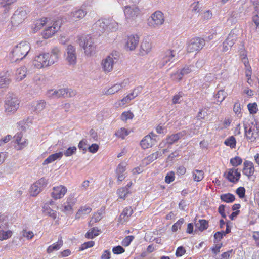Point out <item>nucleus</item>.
<instances>
[{"label": "nucleus", "instance_id": "2f4dec72", "mask_svg": "<svg viewBox=\"0 0 259 259\" xmlns=\"http://www.w3.org/2000/svg\"><path fill=\"white\" fill-rule=\"evenodd\" d=\"M192 176L194 181L200 182L204 178V172L202 170L195 169L192 171Z\"/></svg>", "mask_w": 259, "mask_h": 259}, {"label": "nucleus", "instance_id": "a19ab883", "mask_svg": "<svg viewBox=\"0 0 259 259\" xmlns=\"http://www.w3.org/2000/svg\"><path fill=\"white\" fill-rule=\"evenodd\" d=\"M42 189L36 183L33 184L30 188L31 195L33 196H36L42 191Z\"/></svg>", "mask_w": 259, "mask_h": 259}, {"label": "nucleus", "instance_id": "a211bd4d", "mask_svg": "<svg viewBox=\"0 0 259 259\" xmlns=\"http://www.w3.org/2000/svg\"><path fill=\"white\" fill-rule=\"evenodd\" d=\"M248 127H251V136L250 137V141L251 142L254 141L255 139L259 137V126H258L257 122L255 123L253 122L247 124Z\"/></svg>", "mask_w": 259, "mask_h": 259}, {"label": "nucleus", "instance_id": "680f3d73", "mask_svg": "<svg viewBox=\"0 0 259 259\" xmlns=\"http://www.w3.org/2000/svg\"><path fill=\"white\" fill-rule=\"evenodd\" d=\"M113 253L115 254H120L125 251V249L121 246L118 245L114 247L112 249Z\"/></svg>", "mask_w": 259, "mask_h": 259}, {"label": "nucleus", "instance_id": "4468645a", "mask_svg": "<svg viewBox=\"0 0 259 259\" xmlns=\"http://www.w3.org/2000/svg\"><path fill=\"white\" fill-rule=\"evenodd\" d=\"M139 41V37L136 35H131L127 38L125 48L127 50L132 51L135 49Z\"/></svg>", "mask_w": 259, "mask_h": 259}, {"label": "nucleus", "instance_id": "ea45409f", "mask_svg": "<svg viewBox=\"0 0 259 259\" xmlns=\"http://www.w3.org/2000/svg\"><path fill=\"white\" fill-rule=\"evenodd\" d=\"M129 192L130 191L127 189V187H121L117 191V194L119 197L123 199H125Z\"/></svg>", "mask_w": 259, "mask_h": 259}, {"label": "nucleus", "instance_id": "f704fd0d", "mask_svg": "<svg viewBox=\"0 0 259 259\" xmlns=\"http://www.w3.org/2000/svg\"><path fill=\"white\" fill-rule=\"evenodd\" d=\"M100 230L97 228L94 227L91 230H89L86 234L85 237L89 239H93L95 237L97 236L99 234Z\"/></svg>", "mask_w": 259, "mask_h": 259}, {"label": "nucleus", "instance_id": "f8f14e48", "mask_svg": "<svg viewBox=\"0 0 259 259\" xmlns=\"http://www.w3.org/2000/svg\"><path fill=\"white\" fill-rule=\"evenodd\" d=\"M224 176L230 182L235 183L240 179L241 174L238 171V169L231 168L224 174Z\"/></svg>", "mask_w": 259, "mask_h": 259}, {"label": "nucleus", "instance_id": "49530a36", "mask_svg": "<svg viewBox=\"0 0 259 259\" xmlns=\"http://www.w3.org/2000/svg\"><path fill=\"white\" fill-rule=\"evenodd\" d=\"M109 20V22L107 26V29H109V30L114 31L117 30L118 28V23L115 22V21L108 19Z\"/></svg>", "mask_w": 259, "mask_h": 259}, {"label": "nucleus", "instance_id": "37998d69", "mask_svg": "<svg viewBox=\"0 0 259 259\" xmlns=\"http://www.w3.org/2000/svg\"><path fill=\"white\" fill-rule=\"evenodd\" d=\"M47 18H44L36 21L34 28V31H37L40 29L42 27L47 23Z\"/></svg>", "mask_w": 259, "mask_h": 259}, {"label": "nucleus", "instance_id": "c85d7f7f", "mask_svg": "<svg viewBox=\"0 0 259 259\" xmlns=\"http://www.w3.org/2000/svg\"><path fill=\"white\" fill-rule=\"evenodd\" d=\"M195 225L201 232L207 229L208 227V222L205 220H199L198 222H195Z\"/></svg>", "mask_w": 259, "mask_h": 259}, {"label": "nucleus", "instance_id": "20e7f679", "mask_svg": "<svg viewBox=\"0 0 259 259\" xmlns=\"http://www.w3.org/2000/svg\"><path fill=\"white\" fill-rule=\"evenodd\" d=\"M77 42L83 48L84 53L87 55H92L95 52V46L92 42L90 37L80 36L77 37Z\"/></svg>", "mask_w": 259, "mask_h": 259}, {"label": "nucleus", "instance_id": "4d7b16f0", "mask_svg": "<svg viewBox=\"0 0 259 259\" xmlns=\"http://www.w3.org/2000/svg\"><path fill=\"white\" fill-rule=\"evenodd\" d=\"M257 104L256 103H249L248 104L247 107L248 109L250 112V114H253L257 112Z\"/></svg>", "mask_w": 259, "mask_h": 259}, {"label": "nucleus", "instance_id": "0e129e2a", "mask_svg": "<svg viewBox=\"0 0 259 259\" xmlns=\"http://www.w3.org/2000/svg\"><path fill=\"white\" fill-rule=\"evenodd\" d=\"M224 236L223 233L218 231L214 235V243H218L219 241H220Z\"/></svg>", "mask_w": 259, "mask_h": 259}, {"label": "nucleus", "instance_id": "6e6d98bb", "mask_svg": "<svg viewBox=\"0 0 259 259\" xmlns=\"http://www.w3.org/2000/svg\"><path fill=\"white\" fill-rule=\"evenodd\" d=\"M17 146L15 147L17 150H21L24 147H26L28 144L27 140L25 139H23L22 141H20V142H17Z\"/></svg>", "mask_w": 259, "mask_h": 259}, {"label": "nucleus", "instance_id": "79ce46f5", "mask_svg": "<svg viewBox=\"0 0 259 259\" xmlns=\"http://www.w3.org/2000/svg\"><path fill=\"white\" fill-rule=\"evenodd\" d=\"M227 94L223 90L218 91L217 94L214 96L217 99V102L221 103L227 97Z\"/></svg>", "mask_w": 259, "mask_h": 259}, {"label": "nucleus", "instance_id": "774afa93", "mask_svg": "<svg viewBox=\"0 0 259 259\" xmlns=\"http://www.w3.org/2000/svg\"><path fill=\"white\" fill-rule=\"evenodd\" d=\"M250 2L254 6V13H259V0H250Z\"/></svg>", "mask_w": 259, "mask_h": 259}, {"label": "nucleus", "instance_id": "9b49d317", "mask_svg": "<svg viewBox=\"0 0 259 259\" xmlns=\"http://www.w3.org/2000/svg\"><path fill=\"white\" fill-rule=\"evenodd\" d=\"M66 59L70 65H74L76 63V54L75 48L71 45H68L66 49Z\"/></svg>", "mask_w": 259, "mask_h": 259}, {"label": "nucleus", "instance_id": "bb28decb", "mask_svg": "<svg viewBox=\"0 0 259 259\" xmlns=\"http://www.w3.org/2000/svg\"><path fill=\"white\" fill-rule=\"evenodd\" d=\"M62 245L63 240L62 239V237H60L56 244L54 243L52 245H50L48 247L47 250V252L48 253H50L54 250H58L61 248V247Z\"/></svg>", "mask_w": 259, "mask_h": 259}, {"label": "nucleus", "instance_id": "1a4fd4ad", "mask_svg": "<svg viewBox=\"0 0 259 259\" xmlns=\"http://www.w3.org/2000/svg\"><path fill=\"white\" fill-rule=\"evenodd\" d=\"M151 20H149V25L156 27L162 25L164 21L163 13L159 11H157L153 13L151 16Z\"/></svg>", "mask_w": 259, "mask_h": 259}, {"label": "nucleus", "instance_id": "5fc2aeb1", "mask_svg": "<svg viewBox=\"0 0 259 259\" xmlns=\"http://www.w3.org/2000/svg\"><path fill=\"white\" fill-rule=\"evenodd\" d=\"M184 95L182 92H179L178 94L175 95L172 99V104H176L180 103V98Z\"/></svg>", "mask_w": 259, "mask_h": 259}, {"label": "nucleus", "instance_id": "f257e3e1", "mask_svg": "<svg viewBox=\"0 0 259 259\" xmlns=\"http://www.w3.org/2000/svg\"><path fill=\"white\" fill-rule=\"evenodd\" d=\"M60 54V50L57 47H54L50 53H42L36 56L33 61V64L38 68L51 66L58 61Z\"/></svg>", "mask_w": 259, "mask_h": 259}, {"label": "nucleus", "instance_id": "de8ad7c7", "mask_svg": "<svg viewBox=\"0 0 259 259\" xmlns=\"http://www.w3.org/2000/svg\"><path fill=\"white\" fill-rule=\"evenodd\" d=\"M128 134L129 133L126 129L125 128H121L115 133V135L117 137L124 139Z\"/></svg>", "mask_w": 259, "mask_h": 259}, {"label": "nucleus", "instance_id": "6ab92c4d", "mask_svg": "<svg viewBox=\"0 0 259 259\" xmlns=\"http://www.w3.org/2000/svg\"><path fill=\"white\" fill-rule=\"evenodd\" d=\"M243 165V174L248 177L253 175L254 171V167L253 163L249 161H245Z\"/></svg>", "mask_w": 259, "mask_h": 259}, {"label": "nucleus", "instance_id": "7c9ffc66", "mask_svg": "<svg viewBox=\"0 0 259 259\" xmlns=\"http://www.w3.org/2000/svg\"><path fill=\"white\" fill-rule=\"evenodd\" d=\"M46 103L44 100H40L34 103L33 111L36 113H39L44 110L46 107Z\"/></svg>", "mask_w": 259, "mask_h": 259}, {"label": "nucleus", "instance_id": "412c9836", "mask_svg": "<svg viewBox=\"0 0 259 259\" xmlns=\"http://www.w3.org/2000/svg\"><path fill=\"white\" fill-rule=\"evenodd\" d=\"M154 144V139L150 135L146 136L141 141L140 145L144 149L152 147Z\"/></svg>", "mask_w": 259, "mask_h": 259}, {"label": "nucleus", "instance_id": "58836bf2", "mask_svg": "<svg viewBox=\"0 0 259 259\" xmlns=\"http://www.w3.org/2000/svg\"><path fill=\"white\" fill-rule=\"evenodd\" d=\"M122 88L121 84H116L106 91V95H112L119 91Z\"/></svg>", "mask_w": 259, "mask_h": 259}, {"label": "nucleus", "instance_id": "cd10ccee", "mask_svg": "<svg viewBox=\"0 0 259 259\" xmlns=\"http://www.w3.org/2000/svg\"><path fill=\"white\" fill-rule=\"evenodd\" d=\"M162 156V153L158 151H157L155 153H152L149 156H147L144 160V162L146 163V164H148L155 160L157 159L158 157Z\"/></svg>", "mask_w": 259, "mask_h": 259}, {"label": "nucleus", "instance_id": "2eb2a0df", "mask_svg": "<svg viewBox=\"0 0 259 259\" xmlns=\"http://www.w3.org/2000/svg\"><path fill=\"white\" fill-rule=\"evenodd\" d=\"M109 22L108 19H101L98 20L94 24V27L97 32L100 35L101 33L104 32L107 29V25Z\"/></svg>", "mask_w": 259, "mask_h": 259}, {"label": "nucleus", "instance_id": "39448f33", "mask_svg": "<svg viewBox=\"0 0 259 259\" xmlns=\"http://www.w3.org/2000/svg\"><path fill=\"white\" fill-rule=\"evenodd\" d=\"M205 45V39L195 37L191 39L187 44V50L189 53L198 52L201 50Z\"/></svg>", "mask_w": 259, "mask_h": 259}, {"label": "nucleus", "instance_id": "5701e85b", "mask_svg": "<svg viewBox=\"0 0 259 259\" xmlns=\"http://www.w3.org/2000/svg\"><path fill=\"white\" fill-rule=\"evenodd\" d=\"M133 213V210L131 207H127L125 208L122 213H121L119 218V221L120 223L125 222L127 220V219L130 217Z\"/></svg>", "mask_w": 259, "mask_h": 259}, {"label": "nucleus", "instance_id": "393cba45", "mask_svg": "<svg viewBox=\"0 0 259 259\" xmlns=\"http://www.w3.org/2000/svg\"><path fill=\"white\" fill-rule=\"evenodd\" d=\"M62 152H59L58 153H56L51 154L44 161L42 164L44 165H45L49 163H51L57 159H60L62 157Z\"/></svg>", "mask_w": 259, "mask_h": 259}, {"label": "nucleus", "instance_id": "f03ea898", "mask_svg": "<svg viewBox=\"0 0 259 259\" xmlns=\"http://www.w3.org/2000/svg\"><path fill=\"white\" fill-rule=\"evenodd\" d=\"M30 49L28 42L24 41L19 43L14 47L10 54L11 61L17 62L22 60L28 54Z\"/></svg>", "mask_w": 259, "mask_h": 259}, {"label": "nucleus", "instance_id": "4c0bfd02", "mask_svg": "<svg viewBox=\"0 0 259 259\" xmlns=\"http://www.w3.org/2000/svg\"><path fill=\"white\" fill-rule=\"evenodd\" d=\"M91 210L92 209L89 206L82 207L78 210L75 215V218L76 219H79L81 215L89 213Z\"/></svg>", "mask_w": 259, "mask_h": 259}, {"label": "nucleus", "instance_id": "c03bdc74", "mask_svg": "<svg viewBox=\"0 0 259 259\" xmlns=\"http://www.w3.org/2000/svg\"><path fill=\"white\" fill-rule=\"evenodd\" d=\"M77 150V148L75 146L70 147L67 148L66 150H64V151H62L63 152V155L66 157L70 156L76 153Z\"/></svg>", "mask_w": 259, "mask_h": 259}, {"label": "nucleus", "instance_id": "6e6552de", "mask_svg": "<svg viewBox=\"0 0 259 259\" xmlns=\"http://www.w3.org/2000/svg\"><path fill=\"white\" fill-rule=\"evenodd\" d=\"M124 13L127 21H132L134 20L140 14V9L135 5L125 6Z\"/></svg>", "mask_w": 259, "mask_h": 259}, {"label": "nucleus", "instance_id": "e2e57ef3", "mask_svg": "<svg viewBox=\"0 0 259 259\" xmlns=\"http://www.w3.org/2000/svg\"><path fill=\"white\" fill-rule=\"evenodd\" d=\"M236 193L240 198H243L245 197V189L243 187H240L236 189Z\"/></svg>", "mask_w": 259, "mask_h": 259}, {"label": "nucleus", "instance_id": "423d86ee", "mask_svg": "<svg viewBox=\"0 0 259 259\" xmlns=\"http://www.w3.org/2000/svg\"><path fill=\"white\" fill-rule=\"evenodd\" d=\"M76 92L68 89H61L53 91L50 90L48 92V96L50 98H58L60 97H71L76 95Z\"/></svg>", "mask_w": 259, "mask_h": 259}, {"label": "nucleus", "instance_id": "8fccbe9b", "mask_svg": "<svg viewBox=\"0 0 259 259\" xmlns=\"http://www.w3.org/2000/svg\"><path fill=\"white\" fill-rule=\"evenodd\" d=\"M102 208L101 209L100 212H97L94 214L91 221L98 222L101 220L103 217V212L104 210V209L103 210H102Z\"/></svg>", "mask_w": 259, "mask_h": 259}, {"label": "nucleus", "instance_id": "0eeeda50", "mask_svg": "<svg viewBox=\"0 0 259 259\" xmlns=\"http://www.w3.org/2000/svg\"><path fill=\"white\" fill-rule=\"evenodd\" d=\"M27 9L26 8H20L15 11L11 18V22L13 26H16L21 23L26 17Z\"/></svg>", "mask_w": 259, "mask_h": 259}, {"label": "nucleus", "instance_id": "338daca9", "mask_svg": "<svg viewBox=\"0 0 259 259\" xmlns=\"http://www.w3.org/2000/svg\"><path fill=\"white\" fill-rule=\"evenodd\" d=\"M186 252V250L183 246L178 247L176 252V255L177 257L181 256Z\"/></svg>", "mask_w": 259, "mask_h": 259}, {"label": "nucleus", "instance_id": "052dcab7", "mask_svg": "<svg viewBox=\"0 0 259 259\" xmlns=\"http://www.w3.org/2000/svg\"><path fill=\"white\" fill-rule=\"evenodd\" d=\"M134 238V236L132 235L126 236L122 241V245L124 246H128L130 245Z\"/></svg>", "mask_w": 259, "mask_h": 259}, {"label": "nucleus", "instance_id": "13d9d810", "mask_svg": "<svg viewBox=\"0 0 259 259\" xmlns=\"http://www.w3.org/2000/svg\"><path fill=\"white\" fill-rule=\"evenodd\" d=\"M184 219L183 218L180 219L176 223L172 226V231L176 232L178 230V228H180L181 225L184 223Z\"/></svg>", "mask_w": 259, "mask_h": 259}, {"label": "nucleus", "instance_id": "dca6fc26", "mask_svg": "<svg viewBox=\"0 0 259 259\" xmlns=\"http://www.w3.org/2000/svg\"><path fill=\"white\" fill-rule=\"evenodd\" d=\"M186 134L185 131L177 133L175 134H172L168 136L166 139V142L167 144L171 145L172 144L177 142L179 139L182 138Z\"/></svg>", "mask_w": 259, "mask_h": 259}, {"label": "nucleus", "instance_id": "aec40b11", "mask_svg": "<svg viewBox=\"0 0 259 259\" xmlns=\"http://www.w3.org/2000/svg\"><path fill=\"white\" fill-rule=\"evenodd\" d=\"M87 14V11L82 9L73 11L71 13V17L73 21H77L82 19Z\"/></svg>", "mask_w": 259, "mask_h": 259}, {"label": "nucleus", "instance_id": "72a5a7b5", "mask_svg": "<svg viewBox=\"0 0 259 259\" xmlns=\"http://www.w3.org/2000/svg\"><path fill=\"white\" fill-rule=\"evenodd\" d=\"M220 199L222 201L226 203L233 202L235 199V196L231 193L223 194L220 196Z\"/></svg>", "mask_w": 259, "mask_h": 259}, {"label": "nucleus", "instance_id": "ddd939ff", "mask_svg": "<svg viewBox=\"0 0 259 259\" xmlns=\"http://www.w3.org/2000/svg\"><path fill=\"white\" fill-rule=\"evenodd\" d=\"M67 188L62 185L54 187L51 193L52 197L55 199L62 198L67 192Z\"/></svg>", "mask_w": 259, "mask_h": 259}, {"label": "nucleus", "instance_id": "69168bd1", "mask_svg": "<svg viewBox=\"0 0 259 259\" xmlns=\"http://www.w3.org/2000/svg\"><path fill=\"white\" fill-rule=\"evenodd\" d=\"M223 244L222 243L220 244H218L215 245V246L212 247L211 248L212 253L214 255H217L220 251V249L222 247Z\"/></svg>", "mask_w": 259, "mask_h": 259}, {"label": "nucleus", "instance_id": "bf43d9fd", "mask_svg": "<svg viewBox=\"0 0 259 259\" xmlns=\"http://www.w3.org/2000/svg\"><path fill=\"white\" fill-rule=\"evenodd\" d=\"M94 242L91 241L84 243L79 248V251H82L88 248L93 247L94 245Z\"/></svg>", "mask_w": 259, "mask_h": 259}, {"label": "nucleus", "instance_id": "f3484780", "mask_svg": "<svg viewBox=\"0 0 259 259\" xmlns=\"http://www.w3.org/2000/svg\"><path fill=\"white\" fill-rule=\"evenodd\" d=\"M114 61L112 57L108 56L102 61V66L103 70L106 72H110L113 69Z\"/></svg>", "mask_w": 259, "mask_h": 259}, {"label": "nucleus", "instance_id": "473e14b6", "mask_svg": "<svg viewBox=\"0 0 259 259\" xmlns=\"http://www.w3.org/2000/svg\"><path fill=\"white\" fill-rule=\"evenodd\" d=\"M43 212L45 215H49L53 219H55L57 217L55 211L51 209L48 205H45L43 207Z\"/></svg>", "mask_w": 259, "mask_h": 259}, {"label": "nucleus", "instance_id": "c9c22d12", "mask_svg": "<svg viewBox=\"0 0 259 259\" xmlns=\"http://www.w3.org/2000/svg\"><path fill=\"white\" fill-rule=\"evenodd\" d=\"M55 32L56 31L53 29V27L50 26L46 28L41 34L43 38L47 39L51 37Z\"/></svg>", "mask_w": 259, "mask_h": 259}, {"label": "nucleus", "instance_id": "c756f323", "mask_svg": "<svg viewBox=\"0 0 259 259\" xmlns=\"http://www.w3.org/2000/svg\"><path fill=\"white\" fill-rule=\"evenodd\" d=\"M151 49V43L148 41L142 42L140 48V53L142 55L147 54Z\"/></svg>", "mask_w": 259, "mask_h": 259}, {"label": "nucleus", "instance_id": "b1692460", "mask_svg": "<svg viewBox=\"0 0 259 259\" xmlns=\"http://www.w3.org/2000/svg\"><path fill=\"white\" fill-rule=\"evenodd\" d=\"M17 0H0V8H3V12L7 13L11 8V6Z\"/></svg>", "mask_w": 259, "mask_h": 259}, {"label": "nucleus", "instance_id": "e433bc0d", "mask_svg": "<svg viewBox=\"0 0 259 259\" xmlns=\"http://www.w3.org/2000/svg\"><path fill=\"white\" fill-rule=\"evenodd\" d=\"M17 76V79L22 80L26 76V68L25 67H22L18 69L16 71Z\"/></svg>", "mask_w": 259, "mask_h": 259}, {"label": "nucleus", "instance_id": "864d4df0", "mask_svg": "<svg viewBox=\"0 0 259 259\" xmlns=\"http://www.w3.org/2000/svg\"><path fill=\"white\" fill-rule=\"evenodd\" d=\"M175 172L170 171L168 172L165 177V182L167 184H170L175 180Z\"/></svg>", "mask_w": 259, "mask_h": 259}, {"label": "nucleus", "instance_id": "a878e982", "mask_svg": "<svg viewBox=\"0 0 259 259\" xmlns=\"http://www.w3.org/2000/svg\"><path fill=\"white\" fill-rule=\"evenodd\" d=\"M237 36L234 31H231L224 41L227 44L229 47H232L237 40Z\"/></svg>", "mask_w": 259, "mask_h": 259}, {"label": "nucleus", "instance_id": "9d476101", "mask_svg": "<svg viewBox=\"0 0 259 259\" xmlns=\"http://www.w3.org/2000/svg\"><path fill=\"white\" fill-rule=\"evenodd\" d=\"M177 61L178 59L175 58V54H174V51L171 50L166 51L162 58V60L159 63V65L161 67H163L166 64H170L174 63L175 61Z\"/></svg>", "mask_w": 259, "mask_h": 259}, {"label": "nucleus", "instance_id": "4be33fe9", "mask_svg": "<svg viewBox=\"0 0 259 259\" xmlns=\"http://www.w3.org/2000/svg\"><path fill=\"white\" fill-rule=\"evenodd\" d=\"M10 73L8 71L0 72V88L8 85L10 82Z\"/></svg>", "mask_w": 259, "mask_h": 259}, {"label": "nucleus", "instance_id": "7ed1b4c3", "mask_svg": "<svg viewBox=\"0 0 259 259\" xmlns=\"http://www.w3.org/2000/svg\"><path fill=\"white\" fill-rule=\"evenodd\" d=\"M19 101L16 95L9 93L6 97L4 108L8 114L14 113L19 107Z\"/></svg>", "mask_w": 259, "mask_h": 259}, {"label": "nucleus", "instance_id": "603ef678", "mask_svg": "<svg viewBox=\"0 0 259 259\" xmlns=\"http://www.w3.org/2000/svg\"><path fill=\"white\" fill-rule=\"evenodd\" d=\"M242 162V159L238 156H236L235 157L232 158L230 159V163L233 166H237L240 165Z\"/></svg>", "mask_w": 259, "mask_h": 259}, {"label": "nucleus", "instance_id": "3c124183", "mask_svg": "<svg viewBox=\"0 0 259 259\" xmlns=\"http://www.w3.org/2000/svg\"><path fill=\"white\" fill-rule=\"evenodd\" d=\"M134 114L130 111L124 112L121 115V119L122 121H126L127 119H131L133 118Z\"/></svg>", "mask_w": 259, "mask_h": 259}, {"label": "nucleus", "instance_id": "09e8293b", "mask_svg": "<svg viewBox=\"0 0 259 259\" xmlns=\"http://www.w3.org/2000/svg\"><path fill=\"white\" fill-rule=\"evenodd\" d=\"M236 140L233 136H231L227 138L224 142V144L231 148H234L236 146Z\"/></svg>", "mask_w": 259, "mask_h": 259}, {"label": "nucleus", "instance_id": "a18cd8bd", "mask_svg": "<svg viewBox=\"0 0 259 259\" xmlns=\"http://www.w3.org/2000/svg\"><path fill=\"white\" fill-rule=\"evenodd\" d=\"M191 71V69L189 67L187 66L183 68L180 72H177L175 75H178L179 79H182L184 75L189 73Z\"/></svg>", "mask_w": 259, "mask_h": 259}]
</instances>
